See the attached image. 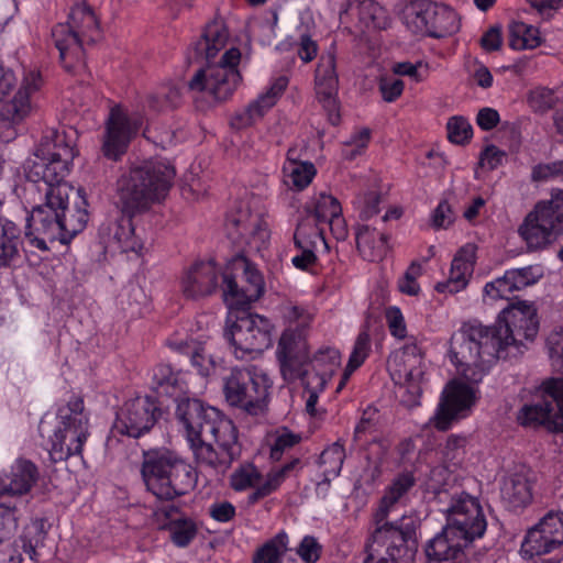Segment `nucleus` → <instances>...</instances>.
Segmentation results:
<instances>
[{
    "label": "nucleus",
    "mask_w": 563,
    "mask_h": 563,
    "mask_svg": "<svg viewBox=\"0 0 563 563\" xmlns=\"http://www.w3.org/2000/svg\"><path fill=\"white\" fill-rule=\"evenodd\" d=\"M360 22L367 29H386L388 16L386 10L374 0H363L357 5Z\"/></svg>",
    "instance_id": "45"
},
{
    "label": "nucleus",
    "mask_w": 563,
    "mask_h": 563,
    "mask_svg": "<svg viewBox=\"0 0 563 563\" xmlns=\"http://www.w3.org/2000/svg\"><path fill=\"white\" fill-rule=\"evenodd\" d=\"M405 21L416 34L441 38L456 33L460 29L457 13L445 4L418 0L406 10Z\"/></svg>",
    "instance_id": "11"
},
{
    "label": "nucleus",
    "mask_w": 563,
    "mask_h": 563,
    "mask_svg": "<svg viewBox=\"0 0 563 563\" xmlns=\"http://www.w3.org/2000/svg\"><path fill=\"white\" fill-rule=\"evenodd\" d=\"M552 178L563 179V159L538 164L532 168L531 179L533 181H547Z\"/></svg>",
    "instance_id": "60"
},
{
    "label": "nucleus",
    "mask_w": 563,
    "mask_h": 563,
    "mask_svg": "<svg viewBox=\"0 0 563 563\" xmlns=\"http://www.w3.org/2000/svg\"><path fill=\"white\" fill-rule=\"evenodd\" d=\"M45 203L33 208L27 218L25 236L32 245L41 251H47V242L59 241L64 243V233L58 207L67 200L73 192L68 184L45 185Z\"/></svg>",
    "instance_id": "10"
},
{
    "label": "nucleus",
    "mask_w": 563,
    "mask_h": 563,
    "mask_svg": "<svg viewBox=\"0 0 563 563\" xmlns=\"http://www.w3.org/2000/svg\"><path fill=\"white\" fill-rule=\"evenodd\" d=\"M87 437L88 419L67 417L51 437V460L56 463L80 454Z\"/></svg>",
    "instance_id": "20"
},
{
    "label": "nucleus",
    "mask_w": 563,
    "mask_h": 563,
    "mask_svg": "<svg viewBox=\"0 0 563 563\" xmlns=\"http://www.w3.org/2000/svg\"><path fill=\"white\" fill-rule=\"evenodd\" d=\"M180 102V91L174 86L161 87L147 98L148 108L155 112L173 110L177 108Z\"/></svg>",
    "instance_id": "49"
},
{
    "label": "nucleus",
    "mask_w": 563,
    "mask_h": 563,
    "mask_svg": "<svg viewBox=\"0 0 563 563\" xmlns=\"http://www.w3.org/2000/svg\"><path fill=\"white\" fill-rule=\"evenodd\" d=\"M262 484L261 472L251 463L240 465L230 476V486L235 492H244L250 488L255 490Z\"/></svg>",
    "instance_id": "47"
},
{
    "label": "nucleus",
    "mask_w": 563,
    "mask_h": 563,
    "mask_svg": "<svg viewBox=\"0 0 563 563\" xmlns=\"http://www.w3.org/2000/svg\"><path fill=\"white\" fill-rule=\"evenodd\" d=\"M52 36L59 52V59L64 69L74 75L85 73L87 68L82 49L85 42L71 34L70 29L65 25H55L52 30Z\"/></svg>",
    "instance_id": "28"
},
{
    "label": "nucleus",
    "mask_w": 563,
    "mask_h": 563,
    "mask_svg": "<svg viewBox=\"0 0 563 563\" xmlns=\"http://www.w3.org/2000/svg\"><path fill=\"white\" fill-rule=\"evenodd\" d=\"M44 522L36 520L29 526L24 534L15 540L13 543L7 542L0 547V554L3 560H8L11 563H22V553L29 555L30 560H34L36 555V547L44 540Z\"/></svg>",
    "instance_id": "33"
},
{
    "label": "nucleus",
    "mask_w": 563,
    "mask_h": 563,
    "mask_svg": "<svg viewBox=\"0 0 563 563\" xmlns=\"http://www.w3.org/2000/svg\"><path fill=\"white\" fill-rule=\"evenodd\" d=\"M371 140V130L363 128L355 132L349 141L344 142L342 155L349 161H353L356 156L361 155L367 147Z\"/></svg>",
    "instance_id": "55"
},
{
    "label": "nucleus",
    "mask_w": 563,
    "mask_h": 563,
    "mask_svg": "<svg viewBox=\"0 0 563 563\" xmlns=\"http://www.w3.org/2000/svg\"><path fill=\"white\" fill-rule=\"evenodd\" d=\"M99 236L106 247L129 252L135 249L132 217L123 213L120 218L109 219L99 228Z\"/></svg>",
    "instance_id": "32"
},
{
    "label": "nucleus",
    "mask_w": 563,
    "mask_h": 563,
    "mask_svg": "<svg viewBox=\"0 0 563 563\" xmlns=\"http://www.w3.org/2000/svg\"><path fill=\"white\" fill-rule=\"evenodd\" d=\"M541 44L539 30L521 21L509 25V45L514 49H532Z\"/></svg>",
    "instance_id": "41"
},
{
    "label": "nucleus",
    "mask_w": 563,
    "mask_h": 563,
    "mask_svg": "<svg viewBox=\"0 0 563 563\" xmlns=\"http://www.w3.org/2000/svg\"><path fill=\"white\" fill-rule=\"evenodd\" d=\"M137 130L139 123L136 121H132L121 107H113L106 122L102 143L103 155L109 159L118 161L126 152Z\"/></svg>",
    "instance_id": "19"
},
{
    "label": "nucleus",
    "mask_w": 563,
    "mask_h": 563,
    "mask_svg": "<svg viewBox=\"0 0 563 563\" xmlns=\"http://www.w3.org/2000/svg\"><path fill=\"white\" fill-rule=\"evenodd\" d=\"M273 324L260 314L245 309H229L225 336L234 346L238 358L254 357L272 345Z\"/></svg>",
    "instance_id": "9"
},
{
    "label": "nucleus",
    "mask_w": 563,
    "mask_h": 563,
    "mask_svg": "<svg viewBox=\"0 0 563 563\" xmlns=\"http://www.w3.org/2000/svg\"><path fill=\"white\" fill-rule=\"evenodd\" d=\"M558 101L553 90L536 88L529 93V104L534 111L545 112L552 109Z\"/></svg>",
    "instance_id": "59"
},
{
    "label": "nucleus",
    "mask_w": 563,
    "mask_h": 563,
    "mask_svg": "<svg viewBox=\"0 0 563 563\" xmlns=\"http://www.w3.org/2000/svg\"><path fill=\"white\" fill-rule=\"evenodd\" d=\"M322 547L314 537L306 536L298 549L297 554L306 563H316L321 555Z\"/></svg>",
    "instance_id": "64"
},
{
    "label": "nucleus",
    "mask_w": 563,
    "mask_h": 563,
    "mask_svg": "<svg viewBox=\"0 0 563 563\" xmlns=\"http://www.w3.org/2000/svg\"><path fill=\"white\" fill-rule=\"evenodd\" d=\"M302 467L301 461L298 457L290 460L277 470H272L267 475L266 479L257 489L253 490L249 497L247 503L250 505L256 504L258 500L269 496L276 492L283 482L291 476L296 475Z\"/></svg>",
    "instance_id": "37"
},
{
    "label": "nucleus",
    "mask_w": 563,
    "mask_h": 563,
    "mask_svg": "<svg viewBox=\"0 0 563 563\" xmlns=\"http://www.w3.org/2000/svg\"><path fill=\"white\" fill-rule=\"evenodd\" d=\"M196 533V526L188 520L176 521L172 527V539L178 547L188 545Z\"/></svg>",
    "instance_id": "63"
},
{
    "label": "nucleus",
    "mask_w": 563,
    "mask_h": 563,
    "mask_svg": "<svg viewBox=\"0 0 563 563\" xmlns=\"http://www.w3.org/2000/svg\"><path fill=\"white\" fill-rule=\"evenodd\" d=\"M229 40V31L222 21L208 23L199 41L194 45L196 54L208 60L206 67L196 71L188 81L191 91L205 92L214 101L228 100L241 81L238 65L241 52L236 47L228 49L218 63L210 60L224 48Z\"/></svg>",
    "instance_id": "4"
},
{
    "label": "nucleus",
    "mask_w": 563,
    "mask_h": 563,
    "mask_svg": "<svg viewBox=\"0 0 563 563\" xmlns=\"http://www.w3.org/2000/svg\"><path fill=\"white\" fill-rule=\"evenodd\" d=\"M308 364L311 365L312 372L305 368L303 376H319L324 378L325 384L341 365V354L339 350L330 346L319 349Z\"/></svg>",
    "instance_id": "38"
},
{
    "label": "nucleus",
    "mask_w": 563,
    "mask_h": 563,
    "mask_svg": "<svg viewBox=\"0 0 563 563\" xmlns=\"http://www.w3.org/2000/svg\"><path fill=\"white\" fill-rule=\"evenodd\" d=\"M40 473L37 466L25 459H18L9 472L0 474V496H22L31 492Z\"/></svg>",
    "instance_id": "30"
},
{
    "label": "nucleus",
    "mask_w": 563,
    "mask_h": 563,
    "mask_svg": "<svg viewBox=\"0 0 563 563\" xmlns=\"http://www.w3.org/2000/svg\"><path fill=\"white\" fill-rule=\"evenodd\" d=\"M468 544L461 536L443 527L424 548L427 563H467L464 550Z\"/></svg>",
    "instance_id": "25"
},
{
    "label": "nucleus",
    "mask_w": 563,
    "mask_h": 563,
    "mask_svg": "<svg viewBox=\"0 0 563 563\" xmlns=\"http://www.w3.org/2000/svg\"><path fill=\"white\" fill-rule=\"evenodd\" d=\"M533 474L530 471H519L507 475L500 487L504 505L512 511L526 508L533 496Z\"/></svg>",
    "instance_id": "31"
},
{
    "label": "nucleus",
    "mask_w": 563,
    "mask_h": 563,
    "mask_svg": "<svg viewBox=\"0 0 563 563\" xmlns=\"http://www.w3.org/2000/svg\"><path fill=\"white\" fill-rule=\"evenodd\" d=\"M141 474L146 489L167 501L187 494L196 482L191 466L166 449L144 452Z\"/></svg>",
    "instance_id": "6"
},
{
    "label": "nucleus",
    "mask_w": 563,
    "mask_h": 563,
    "mask_svg": "<svg viewBox=\"0 0 563 563\" xmlns=\"http://www.w3.org/2000/svg\"><path fill=\"white\" fill-rule=\"evenodd\" d=\"M344 457V446L339 441L323 450L319 461L321 465L325 466L324 474L328 476H338L341 472Z\"/></svg>",
    "instance_id": "52"
},
{
    "label": "nucleus",
    "mask_w": 563,
    "mask_h": 563,
    "mask_svg": "<svg viewBox=\"0 0 563 563\" xmlns=\"http://www.w3.org/2000/svg\"><path fill=\"white\" fill-rule=\"evenodd\" d=\"M476 246L474 244H466L454 256L451 269L456 273H463L464 276L471 277L475 263Z\"/></svg>",
    "instance_id": "57"
},
{
    "label": "nucleus",
    "mask_w": 563,
    "mask_h": 563,
    "mask_svg": "<svg viewBox=\"0 0 563 563\" xmlns=\"http://www.w3.org/2000/svg\"><path fill=\"white\" fill-rule=\"evenodd\" d=\"M74 157L75 150L67 142L65 133L52 130L42 137L34 156L26 161L25 176L32 183L43 181L49 186L64 184Z\"/></svg>",
    "instance_id": "7"
},
{
    "label": "nucleus",
    "mask_w": 563,
    "mask_h": 563,
    "mask_svg": "<svg viewBox=\"0 0 563 563\" xmlns=\"http://www.w3.org/2000/svg\"><path fill=\"white\" fill-rule=\"evenodd\" d=\"M298 379H301L305 394H307L306 400V410L309 415H316V405L318 402L319 394L323 391L327 384L324 378L319 376H300Z\"/></svg>",
    "instance_id": "54"
},
{
    "label": "nucleus",
    "mask_w": 563,
    "mask_h": 563,
    "mask_svg": "<svg viewBox=\"0 0 563 563\" xmlns=\"http://www.w3.org/2000/svg\"><path fill=\"white\" fill-rule=\"evenodd\" d=\"M416 484L411 472L399 474L382 498L375 515L376 527L366 544L364 563H412L417 552L415 530L385 521L389 509Z\"/></svg>",
    "instance_id": "3"
},
{
    "label": "nucleus",
    "mask_w": 563,
    "mask_h": 563,
    "mask_svg": "<svg viewBox=\"0 0 563 563\" xmlns=\"http://www.w3.org/2000/svg\"><path fill=\"white\" fill-rule=\"evenodd\" d=\"M342 211L336 198L325 192L319 194L313 203V211L309 213L320 224L325 223L331 217Z\"/></svg>",
    "instance_id": "51"
},
{
    "label": "nucleus",
    "mask_w": 563,
    "mask_h": 563,
    "mask_svg": "<svg viewBox=\"0 0 563 563\" xmlns=\"http://www.w3.org/2000/svg\"><path fill=\"white\" fill-rule=\"evenodd\" d=\"M283 317L289 323H296V329H303L309 325L312 320V316L303 308L292 302H287L282 307Z\"/></svg>",
    "instance_id": "61"
},
{
    "label": "nucleus",
    "mask_w": 563,
    "mask_h": 563,
    "mask_svg": "<svg viewBox=\"0 0 563 563\" xmlns=\"http://www.w3.org/2000/svg\"><path fill=\"white\" fill-rule=\"evenodd\" d=\"M529 250H540L552 243L559 232L549 223L540 219L536 210L530 212L518 230Z\"/></svg>",
    "instance_id": "35"
},
{
    "label": "nucleus",
    "mask_w": 563,
    "mask_h": 563,
    "mask_svg": "<svg viewBox=\"0 0 563 563\" xmlns=\"http://www.w3.org/2000/svg\"><path fill=\"white\" fill-rule=\"evenodd\" d=\"M287 545L288 536L282 531L254 552L252 563H282L283 555L288 550Z\"/></svg>",
    "instance_id": "43"
},
{
    "label": "nucleus",
    "mask_w": 563,
    "mask_h": 563,
    "mask_svg": "<svg viewBox=\"0 0 563 563\" xmlns=\"http://www.w3.org/2000/svg\"><path fill=\"white\" fill-rule=\"evenodd\" d=\"M317 240L324 242L323 229L310 214L302 217L295 229L292 241L295 247L317 246Z\"/></svg>",
    "instance_id": "44"
},
{
    "label": "nucleus",
    "mask_w": 563,
    "mask_h": 563,
    "mask_svg": "<svg viewBox=\"0 0 563 563\" xmlns=\"http://www.w3.org/2000/svg\"><path fill=\"white\" fill-rule=\"evenodd\" d=\"M277 357L286 382H295L305 374L308 365V344L301 329H286L278 342Z\"/></svg>",
    "instance_id": "17"
},
{
    "label": "nucleus",
    "mask_w": 563,
    "mask_h": 563,
    "mask_svg": "<svg viewBox=\"0 0 563 563\" xmlns=\"http://www.w3.org/2000/svg\"><path fill=\"white\" fill-rule=\"evenodd\" d=\"M339 79L335 73L333 56L322 58L316 69V97L328 114L331 124L340 122V104L338 101Z\"/></svg>",
    "instance_id": "22"
},
{
    "label": "nucleus",
    "mask_w": 563,
    "mask_h": 563,
    "mask_svg": "<svg viewBox=\"0 0 563 563\" xmlns=\"http://www.w3.org/2000/svg\"><path fill=\"white\" fill-rule=\"evenodd\" d=\"M355 240L358 252L369 262L379 261L387 253L388 236L367 224L356 227Z\"/></svg>",
    "instance_id": "36"
},
{
    "label": "nucleus",
    "mask_w": 563,
    "mask_h": 563,
    "mask_svg": "<svg viewBox=\"0 0 563 563\" xmlns=\"http://www.w3.org/2000/svg\"><path fill=\"white\" fill-rule=\"evenodd\" d=\"M300 441L301 435L298 433H294L287 429L278 431L271 449V457L275 461L280 460L286 450L295 446Z\"/></svg>",
    "instance_id": "58"
},
{
    "label": "nucleus",
    "mask_w": 563,
    "mask_h": 563,
    "mask_svg": "<svg viewBox=\"0 0 563 563\" xmlns=\"http://www.w3.org/2000/svg\"><path fill=\"white\" fill-rule=\"evenodd\" d=\"M228 236L235 244H246L260 251L269 240V228L263 213L252 212L247 206L241 205L227 218Z\"/></svg>",
    "instance_id": "14"
},
{
    "label": "nucleus",
    "mask_w": 563,
    "mask_h": 563,
    "mask_svg": "<svg viewBox=\"0 0 563 563\" xmlns=\"http://www.w3.org/2000/svg\"><path fill=\"white\" fill-rule=\"evenodd\" d=\"M539 330L537 309L523 300L504 308L493 327L465 323L451 338L452 362L471 384L482 382L487 368L497 360L521 353L523 340L532 341Z\"/></svg>",
    "instance_id": "1"
},
{
    "label": "nucleus",
    "mask_w": 563,
    "mask_h": 563,
    "mask_svg": "<svg viewBox=\"0 0 563 563\" xmlns=\"http://www.w3.org/2000/svg\"><path fill=\"white\" fill-rule=\"evenodd\" d=\"M371 352V338L366 330L358 333L352 353L350 355L347 365L345 367V379L357 369L367 358Z\"/></svg>",
    "instance_id": "50"
},
{
    "label": "nucleus",
    "mask_w": 563,
    "mask_h": 563,
    "mask_svg": "<svg viewBox=\"0 0 563 563\" xmlns=\"http://www.w3.org/2000/svg\"><path fill=\"white\" fill-rule=\"evenodd\" d=\"M243 285H239L228 274L222 275L223 299L229 309H246L251 302L258 300L265 291V282L260 271L249 261H242Z\"/></svg>",
    "instance_id": "18"
},
{
    "label": "nucleus",
    "mask_w": 563,
    "mask_h": 563,
    "mask_svg": "<svg viewBox=\"0 0 563 563\" xmlns=\"http://www.w3.org/2000/svg\"><path fill=\"white\" fill-rule=\"evenodd\" d=\"M540 219L549 222L559 234L563 231V189H555L551 192L549 201H541L534 207Z\"/></svg>",
    "instance_id": "42"
},
{
    "label": "nucleus",
    "mask_w": 563,
    "mask_h": 563,
    "mask_svg": "<svg viewBox=\"0 0 563 563\" xmlns=\"http://www.w3.org/2000/svg\"><path fill=\"white\" fill-rule=\"evenodd\" d=\"M518 422L528 428L544 426L553 432H563V379L552 378L542 385V401L525 405L517 415Z\"/></svg>",
    "instance_id": "12"
},
{
    "label": "nucleus",
    "mask_w": 563,
    "mask_h": 563,
    "mask_svg": "<svg viewBox=\"0 0 563 563\" xmlns=\"http://www.w3.org/2000/svg\"><path fill=\"white\" fill-rule=\"evenodd\" d=\"M388 368L395 380L408 384L409 388L419 394V383L423 376V358L421 349L416 343L406 344L400 352L388 361Z\"/></svg>",
    "instance_id": "23"
},
{
    "label": "nucleus",
    "mask_w": 563,
    "mask_h": 563,
    "mask_svg": "<svg viewBox=\"0 0 563 563\" xmlns=\"http://www.w3.org/2000/svg\"><path fill=\"white\" fill-rule=\"evenodd\" d=\"M176 417L186 431L197 463L224 474L240 457L241 444L233 421L198 399L180 398Z\"/></svg>",
    "instance_id": "2"
},
{
    "label": "nucleus",
    "mask_w": 563,
    "mask_h": 563,
    "mask_svg": "<svg viewBox=\"0 0 563 563\" xmlns=\"http://www.w3.org/2000/svg\"><path fill=\"white\" fill-rule=\"evenodd\" d=\"M544 275L543 267L539 264L505 272L504 276L487 283L484 291L490 299H508V296L517 290H522L538 283Z\"/></svg>",
    "instance_id": "24"
},
{
    "label": "nucleus",
    "mask_w": 563,
    "mask_h": 563,
    "mask_svg": "<svg viewBox=\"0 0 563 563\" xmlns=\"http://www.w3.org/2000/svg\"><path fill=\"white\" fill-rule=\"evenodd\" d=\"M70 29L71 34L87 44H95L101 37L99 22L92 9L86 3H77L71 8L67 23H59Z\"/></svg>",
    "instance_id": "34"
},
{
    "label": "nucleus",
    "mask_w": 563,
    "mask_h": 563,
    "mask_svg": "<svg viewBox=\"0 0 563 563\" xmlns=\"http://www.w3.org/2000/svg\"><path fill=\"white\" fill-rule=\"evenodd\" d=\"M289 153V162L284 165V176L286 184L297 190L305 189L316 176V167L309 162H297L292 159Z\"/></svg>",
    "instance_id": "40"
},
{
    "label": "nucleus",
    "mask_w": 563,
    "mask_h": 563,
    "mask_svg": "<svg viewBox=\"0 0 563 563\" xmlns=\"http://www.w3.org/2000/svg\"><path fill=\"white\" fill-rule=\"evenodd\" d=\"M448 137L452 143L464 144L473 134L471 123L463 117H453L446 124Z\"/></svg>",
    "instance_id": "56"
},
{
    "label": "nucleus",
    "mask_w": 563,
    "mask_h": 563,
    "mask_svg": "<svg viewBox=\"0 0 563 563\" xmlns=\"http://www.w3.org/2000/svg\"><path fill=\"white\" fill-rule=\"evenodd\" d=\"M287 86L288 78L285 76H280L276 78L268 88V90L265 93L261 95L256 100L262 106V108H264L267 111L276 103V101L283 95Z\"/></svg>",
    "instance_id": "62"
},
{
    "label": "nucleus",
    "mask_w": 563,
    "mask_h": 563,
    "mask_svg": "<svg viewBox=\"0 0 563 563\" xmlns=\"http://www.w3.org/2000/svg\"><path fill=\"white\" fill-rule=\"evenodd\" d=\"M169 346L179 352L190 355L191 364L197 368L198 374L201 376H209L213 369V361L205 353L203 347H197L194 342L187 341L173 342L169 341Z\"/></svg>",
    "instance_id": "46"
},
{
    "label": "nucleus",
    "mask_w": 563,
    "mask_h": 563,
    "mask_svg": "<svg viewBox=\"0 0 563 563\" xmlns=\"http://www.w3.org/2000/svg\"><path fill=\"white\" fill-rule=\"evenodd\" d=\"M161 415L162 410L150 397L130 399L117 413L113 431L137 439L155 426Z\"/></svg>",
    "instance_id": "15"
},
{
    "label": "nucleus",
    "mask_w": 563,
    "mask_h": 563,
    "mask_svg": "<svg viewBox=\"0 0 563 563\" xmlns=\"http://www.w3.org/2000/svg\"><path fill=\"white\" fill-rule=\"evenodd\" d=\"M153 384L157 394L167 396H176L186 386L181 372H175L168 364H159L153 369Z\"/></svg>",
    "instance_id": "39"
},
{
    "label": "nucleus",
    "mask_w": 563,
    "mask_h": 563,
    "mask_svg": "<svg viewBox=\"0 0 563 563\" xmlns=\"http://www.w3.org/2000/svg\"><path fill=\"white\" fill-rule=\"evenodd\" d=\"M265 112L266 110L262 108L258 101L254 100L241 111L235 112L231 117L230 124L236 130L245 129L260 120Z\"/></svg>",
    "instance_id": "53"
},
{
    "label": "nucleus",
    "mask_w": 563,
    "mask_h": 563,
    "mask_svg": "<svg viewBox=\"0 0 563 563\" xmlns=\"http://www.w3.org/2000/svg\"><path fill=\"white\" fill-rule=\"evenodd\" d=\"M220 269L214 262H196L185 273L181 289L186 298L199 299L212 295L219 282Z\"/></svg>",
    "instance_id": "26"
},
{
    "label": "nucleus",
    "mask_w": 563,
    "mask_h": 563,
    "mask_svg": "<svg viewBox=\"0 0 563 563\" xmlns=\"http://www.w3.org/2000/svg\"><path fill=\"white\" fill-rule=\"evenodd\" d=\"M563 545V511H549L528 530L521 552L529 558L548 554Z\"/></svg>",
    "instance_id": "16"
},
{
    "label": "nucleus",
    "mask_w": 563,
    "mask_h": 563,
    "mask_svg": "<svg viewBox=\"0 0 563 563\" xmlns=\"http://www.w3.org/2000/svg\"><path fill=\"white\" fill-rule=\"evenodd\" d=\"M475 402V389L464 383L452 380L442 393V398L434 418V427L445 431L451 422Z\"/></svg>",
    "instance_id": "21"
},
{
    "label": "nucleus",
    "mask_w": 563,
    "mask_h": 563,
    "mask_svg": "<svg viewBox=\"0 0 563 563\" xmlns=\"http://www.w3.org/2000/svg\"><path fill=\"white\" fill-rule=\"evenodd\" d=\"M41 73L36 69H29L24 73L21 86L13 99L4 104L0 111V124L12 125L23 120L31 109L30 98L42 86Z\"/></svg>",
    "instance_id": "27"
},
{
    "label": "nucleus",
    "mask_w": 563,
    "mask_h": 563,
    "mask_svg": "<svg viewBox=\"0 0 563 563\" xmlns=\"http://www.w3.org/2000/svg\"><path fill=\"white\" fill-rule=\"evenodd\" d=\"M271 388L267 373L256 365L232 368L223 377L225 401L252 416L264 412Z\"/></svg>",
    "instance_id": "8"
},
{
    "label": "nucleus",
    "mask_w": 563,
    "mask_h": 563,
    "mask_svg": "<svg viewBox=\"0 0 563 563\" xmlns=\"http://www.w3.org/2000/svg\"><path fill=\"white\" fill-rule=\"evenodd\" d=\"M445 528L461 536L468 543L481 538L486 530V519L478 500L462 492L450 496Z\"/></svg>",
    "instance_id": "13"
},
{
    "label": "nucleus",
    "mask_w": 563,
    "mask_h": 563,
    "mask_svg": "<svg viewBox=\"0 0 563 563\" xmlns=\"http://www.w3.org/2000/svg\"><path fill=\"white\" fill-rule=\"evenodd\" d=\"M87 198L84 189H75L68 195L66 201L58 207V217L60 219L64 243H68L76 234L81 232L88 222Z\"/></svg>",
    "instance_id": "29"
},
{
    "label": "nucleus",
    "mask_w": 563,
    "mask_h": 563,
    "mask_svg": "<svg viewBox=\"0 0 563 563\" xmlns=\"http://www.w3.org/2000/svg\"><path fill=\"white\" fill-rule=\"evenodd\" d=\"M175 168L163 161H148L135 166L117 181L118 205L133 217L161 201L172 186Z\"/></svg>",
    "instance_id": "5"
},
{
    "label": "nucleus",
    "mask_w": 563,
    "mask_h": 563,
    "mask_svg": "<svg viewBox=\"0 0 563 563\" xmlns=\"http://www.w3.org/2000/svg\"><path fill=\"white\" fill-rule=\"evenodd\" d=\"M20 505H23V503H0L1 545L9 542L18 529V522L21 516Z\"/></svg>",
    "instance_id": "48"
}]
</instances>
